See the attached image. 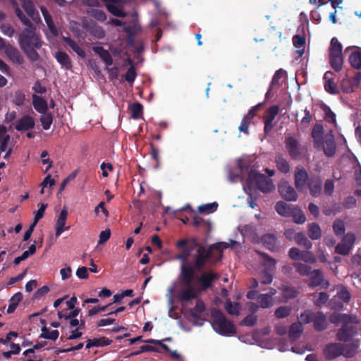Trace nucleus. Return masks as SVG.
Returning <instances> with one entry per match:
<instances>
[{
  "label": "nucleus",
  "mask_w": 361,
  "mask_h": 361,
  "mask_svg": "<svg viewBox=\"0 0 361 361\" xmlns=\"http://www.w3.org/2000/svg\"><path fill=\"white\" fill-rule=\"evenodd\" d=\"M35 122L33 117L25 115L19 118L15 126V128L20 132L26 131L32 129L35 127Z\"/></svg>",
  "instance_id": "obj_18"
},
{
  "label": "nucleus",
  "mask_w": 361,
  "mask_h": 361,
  "mask_svg": "<svg viewBox=\"0 0 361 361\" xmlns=\"http://www.w3.org/2000/svg\"><path fill=\"white\" fill-rule=\"evenodd\" d=\"M25 100V95L21 90H16L14 92L13 103L16 106H22Z\"/></svg>",
  "instance_id": "obj_57"
},
{
  "label": "nucleus",
  "mask_w": 361,
  "mask_h": 361,
  "mask_svg": "<svg viewBox=\"0 0 361 361\" xmlns=\"http://www.w3.org/2000/svg\"><path fill=\"white\" fill-rule=\"evenodd\" d=\"M349 63L351 66L357 70L361 68V51H353L348 59Z\"/></svg>",
  "instance_id": "obj_36"
},
{
  "label": "nucleus",
  "mask_w": 361,
  "mask_h": 361,
  "mask_svg": "<svg viewBox=\"0 0 361 361\" xmlns=\"http://www.w3.org/2000/svg\"><path fill=\"white\" fill-rule=\"evenodd\" d=\"M351 323H346L345 325H342L340 329H338L336 333L337 340L340 342H344L345 343L351 341L353 338L357 334V330L356 326L350 324Z\"/></svg>",
  "instance_id": "obj_7"
},
{
  "label": "nucleus",
  "mask_w": 361,
  "mask_h": 361,
  "mask_svg": "<svg viewBox=\"0 0 361 361\" xmlns=\"http://www.w3.org/2000/svg\"><path fill=\"white\" fill-rule=\"evenodd\" d=\"M291 312V308L288 306H280L276 309L274 315L278 319H283L288 317Z\"/></svg>",
  "instance_id": "obj_53"
},
{
  "label": "nucleus",
  "mask_w": 361,
  "mask_h": 361,
  "mask_svg": "<svg viewBox=\"0 0 361 361\" xmlns=\"http://www.w3.org/2000/svg\"><path fill=\"white\" fill-rule=\"evenodd\" d=\"M295 223L302 224L305 222L306 218L302 211L296 206L293 210L291 216Z\"/></svg>",
  "instance_id": "obj_47"
},
{
  "label": "nucleus",
  "mask_w": 361,
  "mask_h": 361,
  "mask_svg": "<svg viewBox=\"0 0 361 361\" xmlns=\"http://www.w3.org/2000/svg\"><path fill=\"white\" fill-rule=\"evenodd\" d=\"M217 207H218V204L216 202H214L212 203H209V204H206L200 206L198 207V211L200 213H204V212L212 213V212L216 211Z\"/></svg>",
  "instance_id": "obj_58"
},
{
  "label": "nucleus",
  "mask_w": 361,
  "mask_h": 361,
  "mask_svg": "<svg viewBox=\"0 0 361 361\" xmlns=\"http://www.w3.org/2000/svg\"><path fill=\"white\" fill-rule=\"evenodd\" d=\"M355 240V234L352 232H348L345 235H343V237L341 239V242L344 245H347L348 247H349L350 249H353Z\"/></svg>",
  "instance_id": "obj_54"
},
{
  "label": "nucleus",
  "mask_w": 361,
  "mask_h": 361,
  "mask_svg": "<svg viewBox=\"0 0 361 361\" xmlns=\"http://www.w3.org/2000/svg\"><path fill=\"white\" fill-rule=\"evenodd\" d=\"M59 335V332L58 330L49 331L46 326L42 329L41 337L44 338L55 341L58 338Z\"/></svg>",
  "instance_id": "obj_50"
},
{
  "label": "nucleus",
  "mask_w": 361,
  "mask_h": 361,
  "mask_svg": "<svg viewBox=\"0 0 361 361\" xmlns=\"http://www.w3.org/2000/svg\"><path fill=\"white\" fill-rule=\"evenodd\" d=\"M296 206L287 204L285 202L279 201L276 204L275 209L278 214L284 217H290Z\"/></svg>",
  "instance_id": "obj_23"
},
{
  "label": "nucleus",
  "mask_w": 361,
  "mask_h": 361,
  "mask_svg": "<svg viewBox=\"0 0 361 361\" xmlns=\"http://www.w3.org/2000/svg\"><path fill=\"white\" fill-rule=\"evenodd\" d=\"M338 298L343 302L348 303L351 299V295L346 287L342 286L337 293Z\"/></svg>",
  "instance_id": "obj_56"
},
{
  "label": "nucleus",
  "mask_w": 361,
  "mask_h": 361,
  "mask_svg": "<svg viewBox=\"0 0 361 361\" xmlns=\"http://www.w3.org/2000/svg\"><path fill=\"white\" fill-rule=\"evenodd\" d=\"M334 192V181L331 179H327L324 182V192L326 196H331Z\"/></svg>",
  "instance_id": "obj_61"
},
{
  "label": "nucleus",
  "mask_w": 361,
  "mask_h": 361,
  "mask_svg": "<svg viewBox=\"0 0 361 361\" xmlns=\"http://www.w3.org/2000/svg\"><path fill=\"white\" fill-rule=\"evenodd\" d=\"M12 6L15 11V13L17 17L20 20V21L26 25L27 27H32V23L30 20V19L23 13L21 9L19 7L17 1L16 0H11V1Z\"/></svg>",
  "instance_id": "obj_29"
},
{
  "label": "nucleus",
  "mask_w": 361,
  "mask_h": 361,
  "mask_svg": "<svg viewBox=\"0 0 361 361\" xmlns=\"http://www.w3.org/2000/svg\"><path fill=\"white\" fill-rule=\"evenodd\" d=\"M205 310V305L204 302L201 299H197L196 301L195 306L190 309V315L192 318L195 319H199L201 318L202 314Z\"/></svg>",
  "instance_id": "obj_30"
},
{
  "label": "nucleus",
  "mask_w": 361,
  "mask_h": 361,
  "mask_svg": "<svg viewBox=\"0 0 361 361\" xmlns=\"http://www.w3.org/2000/svg\"><path fill=\"white\" fill-rule=\"evenodd\" d=\"M257 321V317L255 314H250L246 316L241 322L240 325L245 326H253Z\"/></svg>",
  "instance_id": "obj_59"
},
{
  "label": "nucleus",
  "mask_w": 361,
  "mask_h": 361,
  "mask_svg": "<svg viewBox=\"0 0 361 361\" xmlns=\"http://www.w3.org/2000/svg\"><path fill=\"white\" fill-rule=\"evenodd\" d=\"M92 50L95 54L99 55V56L107 66H111L113 64V59L110 52L105 49L103 47H93Z\"/></svg>",
  "instance_id": "obj_25"
},
{
  "label": "nucleus",
  "mask_w": 361,
  "mask_h": 361,
  "mask_svg": "<svg viewBox=\"0 0 361 361\" xmlns=\"http://www.w3.org/2000/svg\"><path fill=\"white\" fill-rule=\"evenodd\" d=\"M108 11L112 15L119 18H124L127 16L124 11V6L126 4V0H102ZM83 4L91 8L100 6L99 0H82Z\"/></svg>",
  "instance_id": "obj_5"
},
{
  "label": "nucleus",
  "mask_w": 361,
  "mask_h": 361,
  "mask_svg": "<svg viewBox=\"0 0 361 361\" xmlns=\"http://www.w3.org/2000/svg\"><path fill=\"white\" fill-rule=\"evenodd\" d=\"M131 116L133 118L137 119L141 117L143 112V106L138 102L133 103L130 106Z\"/></svg>",
  "instance_id": "obj_49"
},
{
  "label": "nucleus",
  "mask_w": 361,
  "mask_h": 361,
  "mask_svg": "<svg viewBox=\"0 0 361 361\" xmlns=\"http://www.w3.org/2000/svg\"><path fill=\"white\" fill-rule=\"evenodd\" d=\"M283 298L288 300V299L295 298L298 296L299 292L292 286H283L281 288Z\"/></svg>",
  "instance_id": "obj_42"
},
{
  "label": "nucleus",
  "mask_w": 361,
  "mask_h": 361,
  "mask_svg": "<svg viewBox=\"0 0 361 361\" xmlns=\"http://www.w3.org/2000/svg\"><path fill=\"white\" fill-rule=\"evenodd\" d=\"M312 137L313 139L314 146L317 149H320V146L323 145L324 128L321 124H316L312 130Z\"/></svg>",
  "instance_id": "obj_21"
},
{
  "label": "nucleus",
  "mask_w": 361,
  "mask_h": 361,
  "mask_svg": "<svg viewBox=\"0 0 361 361\" xmlns=\"http://www.w3.org/2000/svg\"><path fill=\"white\" fill-rule=\"evenodd\" d=\"M192 225L195 227L204 226L207 228L208 231H209L212 228V224L209 221L204 220L197 215L194 216L192 220Z\"/></svg>",
  "instance_id": "obj_55"
},
{
  "label": "nucleus",
  "mask_w": 361,
  "mask_h": 361,
  "mask_svg": "<svg viewBox=\"0 0 361 361\" xmlns=\"http://www.w3.org/2000/svg\"><path fill=\"white\" fill-rule=\"evenodd\" d=\"M310 276V285L312 287L322 286L323 288H327L330 285L328 281H324L323 273L320 269L312 270Z\"/></svg>",
  "instance_id": "obj_17"
},
{
  "label": "nucleus",
  "mask_w": 361,
  "mask_h": 361,
  "mask_svg": "<svg viewBox=\"0 0 361 361\" xmlns=\"http://www.w3.org/2000/svg\"><path fill=\"white\" fill-rule=\"evenodd\" d=\"M67 216L68 209L64 207L61 211L55 225L56 237H59L63 231H68L70 228V226H66Z\"/></svg>",
  "instance_id": "obj_19"
},
{
  "label": "nucleus",
  "mask_w": 361,
  "mask_h": 361,
  "mask_svg": "<svg viewBox=\"0 0 361 361\" xmlns=\"http://www.w3.org/2000/svg\"><path fill=\"white\" fill-rule=\"evenodd\" d=\"M39 121L42 123V128L45 130H49L53 122V116L48 111L42 114Z\"/></svg>",
  "instance_id": "obj_43"
},
{
  "label": "nucleus",
  "mask_w": 361,
  "mask_h": 361,
  "mask_svg": "<svg viewBox=\"0 0 361 361\" xmlns=\"http://www.w3.org/2000/svg\"><path fill=\"white\" fill-rule=\"evenodd\" d=\"M248 179L250 181L255 183L257 188L264 193H267L274 190L272 180L262 173L250 171L248 175Z\"/></svg>",
  "instance_id": "obj_6"
},
{
  "label": "nucleus",
  "mask_w": 361,
  "mask_h": 361,
  "mask_svg": "<svg viewBox=\"0 0 361 361\" xmlns=\"http://www.w3.org/2000/svg\"><path fill=\"white\" fill-rule=\"evenodd\" d=\"M360 80V73H357V75L353 78H344L341 82V87L343 92L345 93L353 92L358 87Z\"/></svg>",
  "instance_id": "obj_11"
},
{
  "label": "nucleus",
  "mask_w": 361,
  "mask_h": 361,
  "mask_svg": "<svg viewBox=\"0 0 361 361\" xmlns=\"http://www.w3.org/2000/svg\"><path fill=\"white\" fill-rule=\"evenodd\" d=\"M333 231L336 236H341L345 235V226L343 220L337 219L333 223Z\"/></svg>",
  "instance_id": "obj_44"
},
{
  "label": "nucleus",
  "mask_w": 361,
  "mask_h": 361,
  "mask_svg": "<svg viewBox=\"0 0 361 361\" xmlns=\"http://www.w3.org/2000/svg\"><path fill=\"white\" fill-rule=\"evenodd\" d=\"M315 312L312 311L311 310H305L303 312H302L299 317L300 322L302 324H310L313 322L314 317L315 315Z\"/></svg>",
  "instance_id": "obj_48"
},
{
  "label": "nucleus",
  "mask_w": 361,
  "mask_h": 361,
  "mask_svg": "<svg viewBox=\"0 0 361 361\" xmlns=\"http://www.w3.org/2000/svg\"><path fill=\"white\" fill-rule=\"evenodd\" d=\"M260 255L262 256L264 263L267 269L269 270H273L276 268V260L271 257L267 253L261 252Z\"/></svg>",
  "instance_id": "obj_52"
},
{
  "label": "nucleus",
  "mask_w": 361,
  "mask_h": 361,
  "mask_svg": "<svg viewBox=\"0 0 361 361\" xmlns=\"http://www.w3.org/2000/svg\"><path fill=\"white\" fill-rule=\"evenodd\" d=\"M279 107L277 105H274L269 107L265 112L263 120L264 123V131L266 134L269 133L273 128V121L278 115Z\"/></svg>",
  "instance_id": "obj_10"
},
{
  "label": "nucleus",
  "mask_w": 361,
  "mask_h": 361,
  "mask_svg": "<svg viewBox=\"0 0 361 361\" xmlns=\"http://www.w3.org/2000/svg\"><path fill=\"white\" fill-rule=\"evenodd\" d=\"M212 325L214 330L221 336H228L235 333V328L232 322L228 320L219 310H211Z\"/></svg>",
  "instance_id": "obj_4"
},
{
  "label": "nucleus",
  "mask_w": 361,
  "mask_h": 361,
  "mask_svg": "<svg viewBox=\"0 0 361 361\" xmlns=\"http://www.w3.org/2000/svg\"><path fill=\"white\" fill-rule=\"evenodd\" d=\"M63 40L64 42H66L70 48L75 51L78 56L81 58L85 57V52L84 50L75 42L73 39H72L70 37H63Z\"/></svg>",
  "instance_id": "obj_33"
},
{
  "label": "nucleus",
  "mask_w": 361,
  "mask_h": 361,
  "mask_svg": "<svg viewBox=\"0 0 361 361\" xmlns=\"http://www.w3.org/2000/svg\"><path fill=\"white\" fill-rule=\"evenodd\" d=\"M334 73L331 71H326L324 75V89L331 94H336L337 93L336 85L334 82Z\"/></svg>",
  "instance_id": "obj_24"
},
{
  "label": "nucleus",
  "mask_w": 361,
  "mask_h": 361,
  "mask_svg": "<svg viewBox=\"0 0 361 361\" xmlns=\"http://www.w3.org/2000/svg\"><path fill=\"white\" fill-rule=\"evenodd\" d=\"M352 249L347 245H344L341 242L338 243L335 247V252L343 256H347L350 254Z\"/></svg>",
  "instance_id": "obj_60"
},
{
  "label": "nucleus",
  "mask_w": 361,
  "mask_h": 361,
  "mask_svg": "<svg viewBox=\"0 0 361 361\" xmlns=\"http://www.w3.org/2000/svg\"><path fill=\"white\" fill-rule=\"evenodd\" d=\"M358 346L357 341L349 343H330L325 346L324 353L329 360L335 359L341 355L351 358L357 354Z\"/></svg>",
  "instance_id": "obj_3"
},
{
  "label": "nucleus",
  "mask_w": 361,
  "mask_h": 361,
  "mask_svg": "<svg viewBox=\"0 0 361 361\" xmlns=\"http://www.w3.org/2000/svg\"><path fill=\"white\" fill-rule=\"evenodd\" d=\"M329 63L336 72H339L343 63L342 55H329Z\"/></svg>",
  "instance_id": "obj_37"
},
{
  "label": "nucleus",
  "mask_w": 361,
  "mask_h": 361,
  "mask_svg": "<svg viewBox=\"0 0 361 361\" xmlns=\"http://www.w3.org/2000/svg\"><path fill=\"white\" fill-rule=\"evenodd\" d=\"M275 162L277 169L283 173H288L290 171V165L288 161L282 154L276 156Z\"/></svg>",
  "instance_id": "obj_32"
},
{
  "label": "nucleus",
  "mask_w": 361,
  "mask_h": 361,
  "mask_svg": "<svg viewBox=\"0 0 361 361\" xmlns=\"http://www.w3.org/2000/svg\"><path fill=\"white\" fill-rule=\"evenodd\" d=\"M329 321L331 323L334 324H338L341 323L342 325H345L346 323L358 324L360 319L355 315L334 312L331 314Z\"/></svg>",
  "instance_id": "obj_12"
},
{
  "label": "nucleus",
  "mask_w": 361,
  "mask_h": 361,
  "mask_svg": "<svg viewBox=\"0 0 361 361\" xmlns=\"http://www.w3.org/2000/svg\"><path fill=\"white\" fill-rule=\"evenodd\" d=\"M303 332V327L301 322L293 323L289 329L288 336L291 339H297L300 338Z\"/></svg>",
  "instance_id": "obj_31"
},
{
  "label": "nucleus",
  "mask_w": 361,
  "mask_h": 361,
  "mask_svg": "<svg viewBox=\"0 0 361 361\" xmlns=\"http://www.w3.org/2000/svg\"><path fill=\"white\" fill-rule=\"evenodd\" d=\"M286 71L282 68H280L275 72V73L272 78V80H271L270 88L266 94L267 97H268V94H269L271 89L274 88L275 86H279L281 84V81H280L281 79L283 78H286Z\"/></svg>",
  "instance_id": "obj_34"
},
{
  "label": "nucleus",
  "mask_w": 361,
  "mask_h": 361,
  "mask_svg": "<svg viewBox=\"0 0 361 361\" xmlns=\"http://www.w3.org/2000/svg\"><path fill=\"white\" fill-rule=\"evenodd\" d=\"M323 110L325 113L324 119L328 123H336V114L331 111L330 107L326 105L323 108Z\"/></svg>",
  "instance_id": "obj_62"
},
{
  "label": "nucleus",
  "mask_w": 361,
  "mask_h": 361,
  "mask_svg": "<svg viewBox=\"0 0 361 361\" xmlns=\"http://www.w3.org/2000/svg\"><path fill=\"white\" fill-rule=\"evenodd\" d=\"M56 61L61 65L62 67L67 70L72 68V63L69 56L64 51H58L55 54Z\"/></svg>",
  "instance_id": "obj_28"
},
{
  "label": "nucleus",
  "mask_w": 361,
  "mask_h": 361,
  "mask_svg": "<svg viewBox=\"0 0 361 361\" xmlns=\"http://www.w3.org/2000/svg\"><path fill=\"white\" fill-rule=\"evenodd\" d=\"M295 185L298 190H302L309 181V176L303 167H296L295 174Z\"/></svg>",
  "instance_id": "obj_14"
},
{
  "label": "nucleus",
  "mask_w": 361,
  "mask_h": 361,
  "mask_svg": "<svg viewBox=\"0 0 361 361\" xmlns=\"http://www.w3.org/2000/svg\"><path fill=\"white\" fill-rule=\"evenodd\" d=\"M261 243L263 246L271 251L277 252L279 250L280 243L274 234L266 233L261 237Z\"/></svg>",
  "instance_id": "obj_16"
},
{
  "label": "nucleus",
  "mask_w": 361,
  "mask_h": 361,
  "mask_svg": "<svg viewBox=\"0 0 361 361\" xmlns=\"http://www.w3.org/2000/svg\"><path fill=\"white\" fill-rule=\"evenodd\" d=\"M312 322L314 329L317 331H323L326 329L328 326L326 317L320 311L316 312Z\"/></svg>",
  "instance_id": "obj_20"
},
{
  "label": "nucleus",
  "mask_w": 361,
  "mask_h": 361,
  "mask_svg": "<svg viewBox=\"0 0 361 361\" xmlns=\"http://www.w3.org/2000/svg\"><path fill=\"white\" fill-rule=\"evenodd\" d=\"M279 192L284 200L287 201H295L298 194L293 186L288 181H283L278 185Z\"/></svg>",
  "instance_id": "obj_9"
},
{
  "label": "nucleus",
  "mask_w": 361,
  "mask_h": 361,
  "mask_svg": "<svg viewBox=\"0 0 361 361\" xmlns=\"http://www.w3.org/2000/svg\"><path fill=\"white\" fill-rule=\"evenodd\" d=\"M180 249L176 259L180 262L178 279L183 285L178 297L182 302H188L197 298L199 290L193 285L195 281L200 286V290H207L218 280L219 276L213 271L201 272L212 257V250L200 245L196 238H183L176 243Z\"/></svg>",
  "instance_id": "obj_1"
},
{
  "label": "nucleus",
  "mask_w": 361,
  "mask_h": 361,
  "mask_svg": "<svg viewBox=\"0 0 361 361\" xmlns=\"http://www.w3.org/2000/svg\"><path fill=\"white\" fill-rule=\"evenodd\" d=\"M295 240L299 245L303 246L306 249H310L312 246V242L302 232L295 234Z\"/></svg>",
  "instance_id": "obj_41"
},
{
  "label": "nucleus",
  "mask_w": 361,
  "mask_h": 361,
  "mask_svg": "<svg viewBox=\"0 0 361 361\" xmlns=\"http://www.w3.org/2000/svg\"><path fill=\"white\" fill-rule=\"evenodd\" d=\"M320 148H322L324 154L328 157H332L335 155L336 145L334 136L331 133L326 135L323 140V145L320 146Z\"/></svg>",
  "instance_id": "obj_13"
},
{
  "label": "nucleus",
  "mask_w": 361,
  "mask_h": 361,
  "mask_svg": "<svg viewBox=\"0 0 361 361\" xmlns=\"http://www.w3.org/2000/svg\"><path fill=\"white\" fill-rule=\"evenodd\" d=\"M35 31L36 27L32 23V27L24 28L18 37L20 49L32 61H37L39 59V55L37 50L42 46V41Z\"/></svg>",
  "instance_id": "obj_2"
},
{
  "label": "nucleus",
  "mask_w": 361,
  "mask_h": 361,
  "mask_svg": "<svg viewBox=\"0 0 361 361\" xmlns=\"http://www.w3.org/2000/svg\"><path fill=\"white\" fill-rule=\"evenodd\" d=\"M293 44L296 48H302L300 51H298L300 55L304 53V48L305 44V37L304 35H295L293 37Z\"/></svg>",
  "instance_id": "obj_51"
},
{
  "label": "nucleus",
  "mask_w": 361,
  "mask_h": 361,
  "mask_svg": "<svg viewBox=\"0 0 361 361\" xmlns=\"http://www.w3.org/2000/svg\"><path fill=\"white\" fill-rule=\"evenodd\" d=\"M293 267L295 269V271L301 276H308L312 271L311 267L301 262H295Z\"/></svg>",
  "instance_id": "obj_39"
},
{
  "label": "nucleus",
  "mask_w": 361,
  "mask_h": 361,
  "mask_svg": "<svg viewBox=\"0 0 361 361\" xmlns=\"http://www.w3.org/2000/svg\"><path fill=\"white\" fill-rule=\"evenodd\" d=\"M307 185L311 196L318 197L321 195L322 191V180L319 176H313L310 178Z\"/></svg>",
  "instance_id": "obj_15"
},
{
  "label": "nucleus",
  "mask_w": 361,
  "mask_h": 361,
  "mask_svg": "<svg viewBox=\"0 0 361 361\" xmlns=\"http://www.w3.org/2000/svg\"><path fill=\"white\" fill-rule=\"evenodd\" d=\"M5 53L10 60L16 64L20 65L24 61L23 57L20 51L13 47H7L5 49Z\"/></svg>",
  "instance_id": "obj_26"
},
{
  "label": "nucleus",
  "mask_w": 361,
  "mask_h": 361,
  "mask_svg": "<svg viewBox=\"0 0 361 361\" xmlns=\"http://www.w3.org/2000/svg\"><path fill=\"white\" fill-rule=\"evenodd\" d=\"M90 32L98 39H102L105 37V32L104 29L97 25L90 28Z\"/></svg>",
  "instance_id": "obj_64"
},
{
  "label": "nucleus",
  "mask_w": 361,
  "mask_h": 361,
  "mask_svg": "<svg viewBox=\"0 0 361 361\" xmlns=\"http://www.w3.org/2000/svg\"><path fill=\"white\" fill-rule=\"evenodd\" d=\"M22 6L27 16L31 18L34 21L40 20L39 14L36 10L35 5L32 0H20Z\"/></svg>",
  "instance_id": "obj_22"
},
{
  "label": "nucleus",
  "mask_w": 361,
  "mask_h": 361,
  "mask_svg": "<svg viewBox=\"0 0 361 361\" xmlns=\"http://www.w3.org/2000/svg\"><path fill=\"white\" fill-rule=\"evenodd\" d=\"M257 300L259 304V307L263 309L269 308L274 305L273 298L269 295L259 294L257 298Z\"/></svg>",
  "instance_id": "obj_35"
},
{
  "label": "nucleus",
  "mask_w": 361,
  "mask_h": 361,
  "mask_svg": "<svg viewBox=\"0 0 361 361\" xmlns=\"http://www.w3.org/2000/svg\"><path fill=\"white\" fill-rule=\"evenodd\" d=\"M308 235L312 240H318L321 238V228L317 223H312L308 225Z\"/></svg>",
  "instance_id": "obj_38"
},
{
  "label": "nucleus",
  "mask_w": 361,
  "mask_h": 361,
  "mask_svg": "<svg viewBox=\"0 0 361 361\" xmlns=\"http://www.w3.org/2000/svg\"><path fill=\"white\" fill-rule=\"evenodd\" d=\"M240 305L238 302H233L230 300H227L225 303V309L226 312L231 315L238 316L240 313Z\"/></svg>",
  "instance_id": "obj_46"
},
{
  "label": "nucleus",
  "mask_w": 361,
  "mask_h": 361,
  "mask_svg": "<svg viewBox=\"0 0 361 361\" xmlns=\"http://www.w3.org/2000/svg\"><path fill=\"white\" fill-rule=\"evenodd\" d=\"M87 13L98 21L104 22L106 20V15L102 10L90 8L87 10Z\"/></svg>",
  "instance_id": "obj_40"
},
{
  "label": "nucleus",
  "mask_w": 361,
  "mask_h": 361,
  "mask_svg": "<svg viewBox=\"0 0 361 361\" xmlns=\"http://www.w3.org/2000/svg\"><path fill=\"white\" fill-rule=\"evenodd\" d=\"M284 143L286 148L292 159L300 160L302 159V149L297 139L289 136L286 138Z\"/></svg>",
  "instance_id": "obj_8"
},
{
  "label": "nucleus",
  "mask_w": 361,
  "mask_h": 361,
  "mask_svg": "<svg viewBox=\"0 0 361 361\" xmlns=\"http://www.w3.org/2000/svg\"><path fill=\"white\" fill-rule=\"evenodd\" d=\"M136 76L137 73L135 68L133 65H131L130 67L128 69L126 73L125 74V80L130 83H133L135 80Z\"/></svg>",
  "instance_id": "obj_63"
},
{
  "label": "nucleus",
  "mask_w": 361,
  "mask_h": 361,
  "mask_svg": "<svg viewBox=\"0 0 361 361\" xmlns=\"http://www.w3.org/2000/svg\"><path fill=\"white\" fill-rule=\"evenodd\" d=\"M329 55H342V45L336 37H333L331 40Z\"/></svg>",
  "instance_id": "obj_45"
},
{
  "label": "nucleus",
  "mask_w": 361,
  "mask_h": 361,
  "mask_svg": "<svg viewBox=\"0 0 361 361\" xmlns=\"http://www.w3.org/2000/svg\"><path fill=\"white\" fill-rule=\"evenodd\" d=\"M32 105L39 113L42 114L48 111L47 102L42 97L36 94L32 95Z\"/></svg>",
  "instance_id": "obj_27"
}]
</instances>
